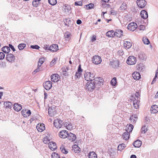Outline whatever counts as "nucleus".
<instances>
[{
    "label": "nucleus",
    "mask_w": 158,
    "mask_h": 158,
    "mask_svg": "<svg viewBox=\"0 0 158 158\" xmlns=\"http://www.w3.org/2000/svg\"><path fill=\"white\" fill-rule=\"evenodd\" d=\"M95 75L93 73L90 72H85L84 74L85 80L87 81H92L94 80Z\"/></svg>",
    "instance_id": "obj_1"
},
{
    "label": "nucleus",
    "mask_w": 158,
    "mask_h": 158,
    "mask_svg": "<svg viewBox=\"0 0 158 158\" xmlns=\"http://www.w3.org/2000/svg\"><path fill=\"white\" fill-rule=\"evenodd\" d=\"M95 88V84L93 81H89L86 84L85 88L87 90L92 91Z\"/></svg>",
    "instance_id": "obj_2"
},
{
    "label": "nucleus",
    "mask_w": 158,
    "mask_h": 158,
    "mask_svg": "<svg viewBox=\"0 0 158 158\" xmlns=\"http://www.w3.org/2000/svg\"><path fill=\"white\" fill-rule=\"evenodd\" d=\"M127 62L129 65H133L136 62V59L134 56H130L128 58Z\"/></svg>",
    "instance_id": "obj_3"
},
{
    "label": "nucleus",
    "mask_w": 158,
    "mask_h": 158,
    "mask_svg": "<svg viewBox=\"0 0 158 158\" xmlns=\"http://www.w3.org/2000/svg\"><path fill=\"white\" fill-rule=\"evenodd\" d=\"M92 62L95 64H100L102 61V59L101 57L98 56H94L92 59Z\"/></svg>",
    "instance_id": "obj_4"
},
{
    "label": "nucleus",
    "mask_w": 158,
    "mask_h": 158,
    "mask_svg": "<svg viewBox=\"0 0 158 158\" xmlns=\"http://www.w3.org/2000/svg\"><path fill=\"white\" fill-rule=\"evenodd\" d=\"M63 123L62 121L58 119L55 120L54 121V126L56 128L61 127Z\"/></svg>",
    "instance_id": "obj_5"
},
{
    "label": "nucleus",
    "mask_w": 158,
    "mask_h": 158,
    "mask_svg": "<svg viewBox=\"0 0 158 158\" xmlns=\"http://www.w3.org/2000/svg\"><path fill=\"white\" fill-rule=\"evenodd\" d=\"M137 25L135 23H130L127 26V29L131 31H134L137 28Z\"/></svg>",
    "instance_id": "obj_6"
},
{
    "label": "nucleus",
    "mask_w": 158,
    "mask_h": 158,
    "mask_svg": "<svg viewBox=\"0 0 158 158\" xmlns=\"http://www.w3.org/2000/svg\"><path fill=\"white\" fill-rule=\"evenodd\" d=\"M69 133L68 131L65 130H63L59 133V136L62 138H65L67 137Z\"/></svg>",
    "instance_id": "obj_7"
},
{
    "label": "nucleus",
    "mask_w": 158,
    "mask_h": 158,
    "mask_svg": "<svg viewBox=\"0 0 158 158\" xmlns=\"http://www.w3.org/2000/svg\"><path fill=\"white\" fill-rule=\"evenodd\" d=\"M51 80L54 82L58 81L60 78L59 75L57 74H52L51 76Z\"/></svg>",
    "instance_id": "obj_8"
},
{
    "label": "nucleus",
    "mask_w": 158,
    "mask_h": 158,
    "mask_svg": "<svg viewBox=\"0 0 158 158\" xmlns=\"http://www.w3.org/2000/svg\"><path fill=\"white\" fill-rule=\"evenodd\" d=\"M137 4L140 8H143L146 4V2L145 0H137Z\"/></svg>",
    "instance_id": "obj_9"
},
{
    "label": "nucleus",
    "mask_w": 158,
    "mask_h": 158,
    "mask_svg": "<svg viewBox=\"0 0 158 158\" xmlns=\"http://www.w3.org/2000/svg\"><path fill=\"white\" fill-rule=\"evenodd\" d=\"M52 86V83L50 81H46L44 84V88L47 90H49L51 89Z\"/></svg>",
    "instance_id": "obj_10"
},
{
    "label": "nucleus",
    "mask_w": 158,
    "mask_h": 158,
    "mask_svg": "<svg viewBox=\"0 0 158 158\" xmlns=\"http://www.w3.org/2000/svg\"><path fill=\"white\" fill-rule=\"evenodd\" d=\"M6 59L8 61L11 62L14 61L15 57L12 54H8L6 56Z\"/></svg>",
    "instance_id": "obj_11"
},
{
    "label": "nucleus",
    "mask_w": 158,
    "mask_h": 158,
    "mask_svg": "<svg viewBox=\"0 0 158 158\" xmlns=\"http://www.w3.org/2000/svg\"><path fill=\"white\" fill-rule=\"evenodd\" d=\"M67 137L68 139L72 142L74 141L76 139V135L71 133H69Z\"/></svg>",
    "instance_id": "obj_12"
},
{
    "label": "nucleus",
    "mask_w": 158,
    "mask_h": 158,
    "mask_svg": "<svg viewBox=\"0 0 158 158\" xmlns=\"http://www.w3.org/2000/svg\"><path fill=\"white\" fill-rule=\"evenodd\" d=\"M22 114L24 117H27L29 116L31 114L30 110H23L22 111Z\"/></svg>",
    "instance_id": "obj_13"
},
{
    "label": "nucleus",
    "mask_w": 158,
    "mask_h": 158,
    "mask_svg": "<svg viewBox=\"0 0 158 158\" xmlns=\"http://www.w3.org/2000/svg\"><path fill=\"white\" fill-rule=\"evenodd\" d=\"M58 49V45L56 44H53L50 46L48 48V50L52 52H55Z\"/></svg>",
    "instance_id": "obj_14"
},
{
    "label": "nucleus",
    "mask_w": 158,
    "mask_h": 158,
    "mask_svg": "<svg viewBox=\"0 0 158 158\" xmlns=\"http://www.w3.org/2000/svg\"><path fill=\"white\" fill-rule=\"evenodd\" d=\"M36 128L39 131L42 132L45 129L44 125L43 124H38L36 126Z\"/></svg>",
    "instance_id": "obj_15"
},
{
    "label": "nucleus",
    "mask_w": 158,
    "mask_h": 158,
    "mask_svg": "<svg viewBox=\"0 0 158 158\" xmlns=\"http://www.w3.org/2000/svg\"><path fill=\"white\" fill-rule=\"evenodd\" d=\"M14 109L16 111H20L22 109V106L18 103H15L14 105Z\"/></svg>",
    "instance_id": "obj_16"
},
{
    "label": "nucleus",
    "mask_w": 158,
    "mask_h": 158,
    "mask_svg": "<svg viewBox=\"0 0 158 158\" xmlns=\"http://www.w3.org/2000/svg\"><path fill=\"white\" fill-rule=\"evenodd\" d=\"M48 147L50 149L54 151L57 148L56 144L55 142H49L48 144Z\"/></svg>",
    "instance_id": "obj_17"
},
{
    "label": "nucleus",
    "mask_w": 158,
    "mask_h": 158,
    "mask_svg": "<svg viewBox=\"0 0 158 158\" xmlns=\"http://www.w3.org/2000/svg\"><path fill=\"white\" fill-rule=\"evenodd\" d=\"M132 77L134 79L139 80L141 77L140 75L137 72H135L132 74Z\"/></svg>",
    "instance_id": "obj_18"
},
{
    "label": "nucleus",
    "mask_w": 158,
    "mask_h": 158,
    "mask_svg": "<svg viewBox=\"0 0 158 158\" xmlns=\"http://www.w3.org/2000/svg\"><path fill=\"white\" fill-rule=\"evenodd\" d=\"M152 113H156L158 112V106L156 105L152 106L151 108Z\"/></svg>",
    "instance_id": "obj_19"
},
{
    "label": "nucleus",
    "mask_w": 158,
    "mask_h": 158,
    "mask_svg": "<svg viewBox=\"0 0 158 158\" xmlns=\"http://www.w3.org/2000/svg\"><path fill=\"white\" fill-rule=\"evenodd\" d=\"M142 142L139 139L135 141L133 143V145L135 148H139L141 145Z\"/></svg>",
    "instance_id": "obj_20"
},
{
    "label": "nucleus",
    "mask_w": 158,
    "mask_h": 158,
    "mask_svg": "<svg viewBox=\"0 0 158 158\" xmlns=\"http://www.w3.org/2000/svg\"><path fill=\"white\" fill-rule=\"evenodd\" d=\"M140 15L144 19L147 18L148 16L147 12L145 10H142L141 11Z\"/></svg>",
    "instance_id": "obj_21"
},
{
    "label": "nucleus",
    "mask_w": 158,
    "mask_h": 158,
    "mask_svg": "<svg viewBox=\"0 0 158 158\" xmlns=\"http://www.w3.org/2000/svg\"><path fill=\"white\" fill-rule=\"evenodd\" d=\"M63 75L65 76H67L68 74L67 72L69 70V67H63L61 69Z\"/></svg>",
    "instance_id": "obj_22"
},
{
    "label": "nucleus",
    "mask_w": 158,
    "mask_h": 158,
    "mask_svg": "<svg viewBox=\"0 0 158 158\" xmlns=\"http://www.w3.org/2000/svg\"><path fill=\"white\" fill-rule=\"evenodd\" d=\"M136 68L137 70L140 72H143L144 71V67L142 64H139L136 66Z\"/></svg>",
    "instance_id": "obj_23"
},
{
    "label": "nucleus",
    "mask_w": 158,
    "mask_h": 158,
    "mask_svg": "<svg viewBox=\"0 0 158 158\" xmlns=\"http://www.w3.org/2000/svg\"><path fill=\"white\" fill-rule=\"evenodd\" d=\"M115 36L120 37L123 35V31L121 30H116L115 32Z\"/></svg>",
    "instance_id": "obj_24"
},
{
    "label": "nucleus",
    "mask_w": 158,
    "mask_h": 158,
    "mask_svg": "<svg viewBox=\"0 0 158 158\" xmlns=\"http://www.w3.org/2000/svg\"><path fill=\"white\" fill-rule=\"evenodd\" d=\"M115 35V32L113 30L109 31L106 34V35L109 37H114Z\"/></svg>",
    "instance_id": "obj_25"
},
{
    "label": "nucleus",
    "mask_w": 158,
    "mask_h": 158,
    "mask_svg": "<svg viewBox=\"0 0 158 158\" xmlns=\"http://www.w3.org/2000/svg\"><path fill=\"white\" fill-rule=\"evenodd\" d=\"M88 157L89 158H97V155L94 152H91L88 154Z\"/></svg>",
    "instance_id": "obj_26"
},
{
    "label": "nucleus",
    "mask_w": 158,
    "mask_h": 158,
    "mask_svg": "<svg viewBox=\"0 0 158 158\" xmlns=\"http://www.w3.org/2000/svg\"><path fill=\"white\" fill-rule=\"evenodd\" d=\"M72 151L75 153H78L80 152V148L78 147L77 145H75L73 148Z\"/></svg>",
    "instance_id": "obj_27"
},
{
    "label": "nucleus",
    "mask_w": 158,
    "mask_h": 158,
    "mask_svg": "<svg viewBox=\"0 0 158 158\" xmlns=\"http://www.w3.org/2000/svg\"><path fill=\"white\" fill-rule=\"evenodd\" d=\"M55 111L54 107H49L48 109V114L50 116H52L54 115V113Z\"/></svg>",
    "instance_id": "obj_28"
},
{
    "label": "nucleus",
    "mask_w": 158,
    "mask_h": 158,
    "mask_svg": "<svg viewBox=\"0 0 158 158\" xmlns=\"http://www.w3.org/2000/svg\"><path fill=\"white\" fill-rule=\"evenodd\" d=\"M64 126L66 127V128L69 130H71L73 128V126L72 124L71 123H65L64 124Z\"/></svg>",
    "instance_id": "obj_29"
},
{
    "label": "nucleus",
    "mask_w": 158,
    "mask_h": 158,
    "mask_svg": "<svg viewBox=\"0 0 158 158\" xmlns=\"http://www.w3.org/2000/svg\"><path fill=\"white\" fill-rule=\"evenodd\" d=\"M118 64L117 61H110V65L113 68H117L118 66Z\"/></svg>",
    "instance_id": "obj_30"
},
{
    "label": "nucleus",
    "mask_w": 158,
    "mask_h": 158,
    "mask_svg": "<svg viewBox=\"0 0 158 158\" xmlns=\"http://www.w3.org/2000/svg\"><path fill=\"white\" fill-rule=\"evenodd\" d=\"M132 46L131 43L128 41H125L124 42V47L127 49L130 48Z\"/></svg>",
    "instance_id": "obj_31"
},
{
    "label": "nucleus",
    "mask_w": 158,
    "mask_h": 158,
    "mask_svg": "<svg viewBox=\"0 0 158 158\" xmlns=\"http://www.w3.org/2000/svg\"><path fill=\"white\" fill-rule=\"evenodd\" d=\"M122 136L124 139L127 140L129 138V133L127 131L123 133L122 135Z\"/></svg>",
    "instance_id": "obj_32"
},
{
    "label": "nucleus",
    "mask_w": 158,
    "mask_h": 158,
    "mask_svg": "<svg viewBox=\"0 0 158 158\" xmlns=\"http://www.w3.org/2000/svg\"><path fill=\"white\" fill-rule=\"evenodd\" d=\"M4 105L6 108L11 109L12 106V103L8 101L4 102Z\"/></svg>",
    "instance_id": "obj_33"
},
{
    "label": "nucleus",
    "mask_w": 158,
    "mask_h": 158,
    "mask_svg": "<svg viewBox=\"0 0 158 158\" xmlns=\"http://www.w3.org/2000/svg\"><path fill=\"white\" fill-rule=\"evenodd\" d=\"M63 8H64V10L66 13H68L71 9L69 5L66 4L64 5Z\"/></svg>",
    "instance_id": "obj_34"
},
{
    "label": "nucleus",
    "mask_w": 158,
    "mask_h": 158,
    "mask_svg": "<svg viewBox=\"0 0 158 158\" xmlns=\"http://www.w3.org/2000/svg\"><path fill=\"white\" fill-rule=\"evenodd\" d=\"M133 128V126L132 124H130L128 126L127 125L126 127V131H127L128 132H130L132 131Z\"/></svg>",
    "instance_id": "obj_35"
},
{
    "label": "nucleus",
    "mask_w": 158,
    "mask_h": 158,
    "mask_svg": "<svg viewBox=\"0 0 158 158\" xmlns=\"http://www.w3.org/2000/svg\"><path fill=\"white\" fill-rule=\"evenodd\" d=\"M2 51L6 53H8L10 50V48L8 46H4L2 48Z\"/></svg>",
    "instance_id": "obj_36"
},
{
    "label": "nucleus",
    "mask_w": 158,
    "mask_h": 158,
    "mask_svg": "<svg viewBox=\"0 0 158 158\" xmlns=\"http://www.w3.org/2000/svg\"><path fill=\"white\" fill-rule=\"evenodd\" d=\"M139 103V100H136L135 99V100H134L133 102V105L134 107L137 109L138 108L139 105L138 104Z\"/></svg>",
    "instance_id": "obj_37"
},
{
    "label": "nucleus",
    "mask_w": 158,
    "mask_h": 158,
    "mask_svg": "<svg viewBox=\"0 0 158 158\" xmlns=\"http://www.w3.org/2000/svg\"><path fill=\"white\" fill-rule=\"evenodd\" d=\"M110 84L113 86H115L117 85V81L116 77H113L110 81Z\"/></svg>",
    "instance_id": "obj_38"
},
{
    "label": "nucleus",
    "mask_w": 158,
    "mask_h": 158,
    "mask_svg": "<svg viewBox=\"0 0 158 158\" xmlns=\"http://www.w3.org/2000/svg\"><path fill=\"white\" fill-rule=\"evenodd\" d=\"M64 36L66 40H69L70 39L71 34L69 32L67 31L65 33Z\"/></svg>",
    "instance_id": "obj_39"
},
{
    "label": "nucleus",
    "mask_w": 158,
    "mask_h": 158,
    "mask_svg": "<svg viewBox=\"0 0 158 158\" xmlns=\"http://www.w3.org/2000/svg\"><path fill=\"white\" fill-rule=\"evenodd\" d=\"M126 147V146L125 144L122 143L118 145V150L121 151L122 150H123Z\"/></svg>",
    "instance_id": "obj_40"
},
{
    "label": "nucleus",
    "mask_w": 158,
    "mask_h": 158,
    "mask_svg": "<svg viewBox=\"0 0 158 158\" xmlns=\"http://www.w3.org/2000/svg\"><path fill=\"white\" fill-rule=\"evenodd\" d=\"M127 8V5L125 3H123L119 8L121 10H124Z\"/></svg>",
    "instance_id": "obj_41"
},
{
    "label": "nucleus",
    "mask_w": 158,
    "mask_h": 158,
    "mask_svg": "<svg viewBox=\"0 0 158 158\" xmlns=\"http://www.w3.org/2000/svg\"><path fill=\"white\" fill-rule=\"evenodd\" d=\"M143 43L145 44H148L150 43L148 39L145 37L143 38Z\"/></svg>",
    "instance_id": "obj_42"
},
{
    "label": "nucleus",
    "mask_w": 158,
    "mask_h": 158,
    "mask_svg": "<svg viewBox=\"0 0 158 158\" xmlns=\"http://www.w3.org/2000/svg\"><path fill=\"white\" fill-rule=\"evenodd\" d=\"M60 149L61 152L63 153L67 154L68 153V152L65 149L64 145L61 146Z\"/></svg>",
    "instance_id": "obj_43"
},
{
    "label": "nucleus",
    "mask_w": 158,
    "mask_h": 158,
    "mask_svg": "<svg viewBox=\"0 0 158 158\" xmlns=\"http://www.w3.org/2000/svg\"><path fill=\"white\" fill-rule=\"evenodd\" d=\"M50 140L48 137L47 136L45 137L43 139V142L44 143L47 144L48 143H49Z\"/></svg>",
    "instance_id": "obj_44"
},
{
    "label": "nucleus",
    "mask_w": 158,
    "mask_h": 158,
    "mask_svg": "<svg viewBox=\"0 0 158 158\" xmlns=\"http://www.w3.org/2000/svg\"><path fill=\"white\" fill-rule=\"evenodd\" d=\"M41 0H34L32 2V5L34 6H37Z\"/></svg>",
    "instance_id": "obj_45"
},
{
    "label": "nucleus",
    "mask_w": 158,
    "mask_h": 158,
    "mask_svg": "<svg viewBox=\"0 0 158 158\" xmlns=\"http://www.w3.org/2000/svg\"><path fill=\"white\" fill-rule=\"evenodd\" d=\"M26 46V44H21L19 45L18 48L19 50H22Z\"/></svg>",
    "instance_id": "obj_46"
},
{
    "label": "nucleus",
    "mask_w": 158,
    "mask_h": 158,
    "mask_svg": "<svg viewBox=\"0 0 158 158\" xmlns=\"http://www.w3.org/2000/svg\"><path fill=\"white\" fill-rule=\"evenodd\" d=\"M52 158H60L59 155L55 152L52 154Z\"/></svg>",
    "instance_id": "obj_47"
},
{
    "label": "nucleus",
    "mask_w": 158,
    "mask_h": 158,
    "mask_svg": "<svg viewBox=\"0 0 158 158\" xmlns=\"http://www.w3.org/2000/svg\"><path fill=\"white\" fill-rule=\"evenodd\" d=\"M139 57L140 59L143 60L146 58V55L144 53H142L139 55Z\"/></svg>",
    "instance_id": "obj_48"
},
{
    "label": "nucleus",
    "mask_w": 158,
    "mask_h": 158,
    "mask_svg": "<svg viewBox=\"0 0 158 158\" xmlns=\"http://www.w3.org/2000/svg\"><path fill=\"white\" fill-rule=\"evenodd\" d=\"M148 131L147 127L145 125L142 127L141 128V132L144 134Z\"/></svg>",
    "instance_id": "obj_49"
},
{
    "label": "nucleus",
    "mask_w": 158,
    "mask_h": 158,
    "mask_svg": "<svg viewBox=\"0 0 158 158\" xmlns=\"http://www.w3.org/2000/svg\"><path fill=\"white\" fill-rule=\"evenodd\" d=\"M49 3L52 6L55 5L57 3L56 0H48Z\"/></svg>",
    "instance_id": "obj_50"
},
{
    "label": "nucleus",
    "mask_w": 158,
    "mask_h": 158,
    "mask_svg": "<svg viewBox=\"0 0 158 158\" xmlns=\"http://www.w3.org/2000/svg\"><path fill=\"white\" fill-rule=\"evenodd\" d=\"M81 75V73L80 72H76L75 75V79H78Z\"/></svg>",
    "instance_id": "obj_51"
},
{
    "label": "nucleus",
    "mask_w": 158,
    "mask_h": 158,
    "mask_svg": "<svg viewBox=\"0 0 158 158\" xmlns=\"http://www.w3.org/2000/svg\"><path fill=\"white\" fill-rule=\"evenodd\" d=\"M85 6H86L87 9H90L93 8L94 6V4L91 3Z\"/></svg>",
    "instance_id": "obj_52"
},
{
    "label": "nucleus",
    "mask_w": 158,
    "mask_h": 158,
    "mask_svg": "<svg viewBox=\"0 0 158 158\" xmlns=\"http://www.w3.org/2000/svg\"><path fill=\"white\" fill-rule=\"evenodd\" d=\"M94 80L95 81H93L94 82H99V81H101V80H103L100 77H97L95 78Z\"/></svg>",
    "instance_id": "obj_53"
},
{
    "label": "nucleus",
    "mask_w": 158,
    "mask_h": 158,
    "mask_svg": "<svg viewBox=\"0 0 158 158\" xmlns=\"http://www.w3.org/2000/svg\"><path fill=\"white\" fill-rule=\"evenodd\" d=\"M56 59L55 58H54V59L51 61L50 65L51 66H53V65L56 63Z\"/></svg>",
    "instance_id": "obj_54"
},
{
    "label": "nucleus",
    "mask_w": 158,
    "mask_h": 158,
    "mask_svg": "<svg viewBox=\"0 0 158 158\" xmlns=\"http://www.w3.org/2000/svg\"><path fill=\"white\" fill-rule=\"evenodd\" d=\"M103 80H101V81L98 82H94L95 85H98V86H100L101 85H103Z\"/></svg>",
    "instance_id": "obj_55"
},
{
    "label": "nucleus",
    "mask_w": 158,
    "mask_h": 158,
    "mask_svg": "<svg viewBox=\"0 0 158 158\" xmlns=\"http://www.w3.org/2000/svg\"><path fill=\"white\" fill-rule=\"evenodd\" d=\"M5 56V54L3 52H0V60H2L4 59Z\"/></svg>",
    "instance_id": "obj_56"
},
{
    "label": "nucleus",
    "mask_w": 158,
    "mask_h": 158,
    "mask_svg": "<svg viewBox=\"0 0 158 158\" xmlns=\"http://www.w3.org/2000/svg\"><path fill=\"white\" fill-rule=\"evenodd\" d=\"M82 2L81 1L76 2H75V6H81L82 5Z\"/></svg>",
    "instance_id": "obj_57"
},
{
    "label": "nucleus",
    "mask_w": 158,
    "mask_h": 158,
    "mask_svg": "<svg viewBox=\"0 0 158 158\" xmlns=\"http://www.w3.org/2000/svg\"><path fill=\"white\" fill-rule=\"evenodd\" d=\"M40 69L39 67H37V68L32 73L33 74H34L40 71Z\"/></svg>",
    "instance_id": "obj_58"
},
{
    "label": "nucleus",
    "mask_w": 158,
    "mask_h": 158,
    "mask_svg": "<svg viewBox=\"0 0 158 158\" xmlns=\"http://www.w3.org/2000/svg\"><path fill=\"white\" fill-rule=\"evenodd\" d=\"M31 48L33 49H38L40 48V47L37 45H35L31 46Z\"/></svg>",
    "instance_id": "obj_59"
},
{
    "label": "nucleus",
    "mask_w": 158,
    "mask_h": 158,
    "mask_svg": "<svg viewBox=\"0 0 158 158\" xmlns=\"http://www.w3.org/2000/svg\"><path fill=\"white\" fill-rule=\"evenodd\" d=\"M133 118L135 119H137V116L136 115H132L131 117L129 118V120H132V119H133Z\"/></svg>",
    "instance_id": "obj_60"
},
{
    "label": "nucleus",
    "mask_w": 158,
    "mask_h": 158,
    "mask_svg": "<svg viewBox=\"0 0 158 158\" xmlns=\"http://www.w3.org/2000/svg\"><path fill=\"white\" fill-rule=\"evenodd\" d=\"M44 59L43 58H40L38 62L42 64L44 62Z\"/></svg>",
    "instance_id": "obj_61"
},
{
    "label": "nucleus",
    "mask_w": 158,
    "mask_h": 158,
    "mask_svg": "<svg viewBox=\"0 0 158 158\" xmlns=\"http://www.w3.org/2000/svg\"><path fill=\"white\" fill-rule=\"evenodd\" d=\"M9 47L10 48L13 52H15V49L14 48V46L11 44H9Z\"/></svg>",
    "instance_id": "obj_62"
},
{
    "label": "nucleus",
    "mask_w": 158,
    "mask_h": 158,
    "mask_svg": "<svg viewBox=\"0 0 158 158\" xmlns=\"http://www.w3.org/2000/svg\"><path fill=\"white\" fill-rule=\"evenodd\" d=\"M123 52L122 49H120L118 51V53L120 56L123 55Z\"/></svg>",
    "instance_id": "obj_63"
},
{
    "label": "nucleus",
    "mask_w": 158,
    "mask_h": 158,
    "mask_svg": "<svg viewBox=\"0 0 158 158\" xmlns=\"http://www.w3.org/2000/svg\"><path fill=\"white\" fill-rule=\"evenodd\" d=\"M145 28V27L143 25H140L139 27V30H144Z\"/></svg>",
    "instance_id": "obj_64"
}]
</instances>
